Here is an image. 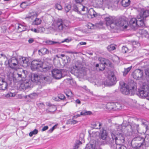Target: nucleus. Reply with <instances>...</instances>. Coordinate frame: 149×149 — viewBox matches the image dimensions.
Segmentation results:
<instances>
[{"mask_svg":"<svg viewBox=\"0 0 149 149\" xmlns=\"http://www.w3.org/2000/svg\"><path fill=\"white\" fill-rule=\"evenodd\" d=\"M106 25L113 29H118L119 28L126 29L128 26L127 22L124 19L120 17L116 18L109 16L104 18Z\"/></svg>","mask_w":149,"mask_h":149,"instance_id":"1","label":"nucleus"},{"mask_svg":"<svg viewBox=\"0 0 149 149\" xmlns=\"http://www.w3.org/2000/svg\"><path fill=\"white\" fill-rule=\"evenodd\" d=\"M31 66L32 69H38L40 72H43L49 71L51 67V65L49 63H43L40 59L33 60L31 62Z\"/></svg>","mask_w":149,"mask_h":149,"instance_id":"2","label":"nucleus"},{"mask_svg":"<svg viewBox=\"0 0 149 149\" xmlns=\"http://www.w3.org/2000/svg\"><path fill=\"white\" fill-rule=\"evenodd\" d=\"M68 21L65 19L58 18L54 20L51 26L49 28L50 30L61 32L65 29L68 26Z\"/></svg>","mask_w":149,"mask_h":149,"instance_id":"3","label":"nucleus"},{"mask_svg":"<svg viewBox=\"0 0 149 149\" xmlns=\"http://www.w3.org/2000/svg\"><path fill=\"white\" fill-rule=\"evenodd\" d=\"M26 71L22 69H20L17 73H15L13 74V80L17 81L24 80L26 76Z\"/></svg>","mask_w":149,"mask_h":149,"instance_id":"4","label":"nucleus"},{"mask_svg":"<svg viewBox=\"0 0 149 149\" xmlns=\"http://www.w3.org/2000/svg\"><path fill=\"white\" fill-rule=\"evenodd\" d=\"M138 91L139 93L138 95L139 96L143 98L146 99L149 93V85H143L142 88L139 89Z\"/></svg>","mask_w":149,"mask_h":149,"instance_id":"5","label":"nucleus"},{"mask_svg":"<svg viewBox=\"0 0 149 149\" xmlns=\"http://www.w3.org/2000/svg\"><path fill=\"white\" fill-rule=\"evenodd\" d=\"M4 63L5 65L8 64L9 66L12 68L16 69L18 66V62L17 59L14 57H13L7 61V58L6 56H3Z\"/></svg>","mask_w":149,"mask_h":149,"instance_id":"6","label":"nucleus"},{"mask_svg":"<svg viewBox=\"0 0 149 149\" xmlns=\"http://www.w3.org/2000/svg\"><path fill=\"white\" fill-rule=\"evenodd\" d=\"M64 70L63 69H54L52 71V77L56 79H60L64 77Z\"/></svg>","mask_w":149,"mask_h":149,"instance_id":"7","label":"nucleus"},{"mask_svg":"<svg viewBox=\"0 0 149 149\" xmlns=\"http://www.w3.org/2000/svg\"><path fill=\"white\" fill-rule=\"evenodd\" d=\"M47 77L44 76H38L37 74H34L33 76L31 77V81L33 82L37 83L38 82H41L42 81L45 82L48 80Z\"/></svg>","mask_w":149,"mask_h":149,"instance_id":"8","label":"nucleus"},{"mask_svg":"<svg viewBox=\"0 0 149 149\" xmlns=\"http://www.w3.org/2000/svg\"><path fill=\"white\" fill-rule=\"evenodd\" d=\"M74 68L75 70V72L77 74L78 76L80 77H82L86 74V70L84 68H79L75 65L74 67Z\"/></svg>","mask_w":149,"mask_h":149,"instance_id":"9","label":"nucleus"},{"mask_svg":"<svg viewBox=\"0 0 149 149\" xmlns=\"http://www.w3.org/2000/svg\"><path fill=\"white\" fill-rule=\"evenodd\" d=\"M136 83L133 81L131 80L127 84H125V86L129 90L130 92H132L131 95H133L134 92L135 91L137 88V86Z\"/></svg>","mask_w":149,"mask_h":149,"instance_id":"10","label":"nucleus"},{"mask_svg":"<svg viewBox=\"0 0 149 149\" xmlns=\"http://www.w3.org/2000/svg\"><path fill=\"white\" fill-rule=\"evenodd\" d=\"M120 91L123 94L125 95H127L130 94V91L125 86V83L123 81L120 82Z\"/></svg>","mask_w":149,"mask_h":149,"instance_id":"11","label":"nucleus"},{"mask_svg":"<svg viewBox=\"0 0 149 149\" xmlns=\"http://www.w3.org/2000/svg\"><path fill=\"white\" fill-rule=\"evenodd\" d=\"M143 75V70L140 69L136 70L132 73L133 78L136 79H139L141 78Z\"/></svg>","mask_w":149,"mask_h":149,"instance_id":"12","label":"nucleus"},{"mask_svg":"<svg viewBox=\"0 0 149 149\" xmlns=\"http://www.w3.org/2000/svg\"><path fill=\"white\" fill-rule=\"evenodd\" d=\"M134 140L136 141V143L137 144V147H141L145 144V139L141 137L137 136L135 137Z\"/></svg>","mask_w":149,"mask_h":149,"instance_id":"13","label":"nucleus"},{"mask_svg":"<svg viewBox=\"0 0 149 149\" xmlns=\"http://www.w3.org/2000/svg\"><path fill=\"white\" fill-rule=\"evenodd\" d=\"M23 82L21 83L20 88L23 90H26L29 88L30 86L31 81L28 80H24Z\"/></svg>","mask_w":149,"mask_h":149,"instance_id":"14","label":"nucleus"},{"mask_svg":"<svg viewBox=\"0 0 149 149\" xmlns=\"http://www.w3.org/2000/svg\"><path fill=\"white\" fill-rule=\"evenodd\" d=\"M108 78L110 84L113 85L116 83V79L114 73H111V74H109Z\"/></svg>","mask_w":149,"mask_h":149,"instance_id":"15","label":"nucleus"},{"mask_svg":"<svg viewBox=\"0 0 149 149\" xmlns=\"http://www.w3.org/2000/svg\"><path fill=\"white\" fill-rule=\"evenodd\" d=\"M137 19L136 18H132L130 20L129 23L130 26L134 29H137Z\"/></svg>","mask_w":149,"mask_h":149,"instance_id":"16","label":"nucleus"},{"mask_svg":"<svg viewBox=\"0 0 149 149\" xmlns=\"http://www.w3.org/2000/svg\"><path fill=\"white\" fill-rule=\"evenodd\" d=\"M108 135L107 131L102 128L100 131L99 133L100 138L103 140L105 139L107 137Z\"/></svg>","mask_w":149,"mask_h":149,"instance_id":"17","label":"nucleus"},{"mask_svg":"<svg viewBox=\"0 0 149 149\" xmlns=\"http://www.w3.org/2000/svg\"><path fill=\"white\" fill-rule=\"evenodd\" d=\"M149 16V11L147 10H145L144 9H142L141 10V12L140 14V17L143 18L144 19V18H146L148 16Z\"/></svg>","mask_w":149,"mask_h":149,"instance_id":"18","label":"nucleus"},{"mask_svg":"<svg viewBox=\"0 0 149 149\" xmlns=\"http://www.w3.org/2000/svg\"><path fill=\"white\" fill-rule=\"evenodd\" d=\"M136 125H132L131 124V125H128L125 126V128L126 130L129 133V134L132 135V127H136Z\"/></svg>","mask_w":149,"mask_h":149,"instance_id":"19","label":"nucleus"},{"mask_svg":"<svg viewBox=\"0 0 149 149\" xmlns=\"http://www.w3.org/2000/svg\"><path fill=\"white\" fill-rule=\"evenodd\" d=\"M125 125L124 124H122V125H117L116 126V133L117 135L118 134H120L121 133L122 131L123 127H125Z\"/></svg>","mask_w":149,"mask_h":149,"instance_id":"20","label":"nucleus"},{"mask_svg":"<svg viewBox=\"0 0 149 149\" xmlns=\"http://www.w3.org/2000/svg\"><path fill=\"white\" fill-rule=\"evenodd\" d=\"M18 29L20 31H24L26 30V25L25 23L18 24Z\"/></svg>","mask_w":149,"mask_h":149,"instance_id":"21","label":"nucleus"},{"mask_svg":"<svg viewBox=\"0 0 149 149\" xmlns=\"http://www.w3.org/2000/svg\"><path fill=\"white\" fill-rule=\"evenodd\" d=\"M125 142V138L123 136L121 135L119 136L118 139H117V140H116V143L117 145H122Z\"/></svg>","mask_w":149,"mask_h":149,"instance_id":"22","label":"nucleus"},{"mask_svg":"<svg viewBox=\"0 0 149 149\" xmlns=\"http://www.w3.org/2000/svg\"><path fill=\"white\" fill-rule=\"evenodd\" d=\"M8 84L7 83L4 81L3 80L1 81V83H0V90H5L6 89Z\"/></svg>","mask_w":149,"mask_h":149,"instance_id":"23","label":"nucleus"},{"mask_svg":"<svg viewBox=\"0 0 149 149\" xmlns=\"http://www.w3.org/2000/svg\"><path fill=\"white\" fill-rule=\"evenodd\" d=\"M37 16V13L34 11H32L29 12L28 15L25 17V19L26 18H31L36 17Z\"/></svg>","mask_w":149,"mask_h":149,"instance_id":"24","label":"nucleus"},{"mask_svg":"<svg viewBox=\"0 0 149 149\" xmlns=\"http://www.w3.org/2000/svg\"><path fill=\"white\" fill-rule=\"evenodd\" d=\"M132 125H135L137 126L136 127H132V135H134V134H137L139 133V125L135 123H132Z\"/></svg>","mask_w":149,"mask_h":149,"instance_id":"25","label":"nucleus"},{"mask_svg":"<svg viewBox=\"0 0 149 149\" xmlns=\"http://www.w3.org/2000/svg\"><path fill=\"white\" fill-rule=\"evenodd\" d=\"M144 19L141 17L138 18L137 19V28L138 26H144V23L143 21Z\"/></svg>","mask_w":149,"mask_h":149,"instance_id":"26","label":"nucleus"},{"mask_svg":"<svg viewBox=\"0 0 149 149\" xmlns=\"http://www.w3.org/2000/svg\"><path fill=\"white\" fill-rule=\"evenodd\" d=\"M121 3L123 6L127 7L130 5V0H122Z\"/></svg>","mask_w":149,"mask_h":149,"instance_id":"27","label":"nucleus"},{"mask_svg":"<svg viewBox=\"0 0 149 149\" xmlns=\"http://www.w3.org/2000/svg\"><path fill=\"white\" fill-rule=\"evenodd\" d=\"M39 51L41 52V54H39V55H42L45 54H48L49 53V50L45 48H43L39 50Z\"/></svg>","mask_w":149,"mask_h":149,"instance_id":"28","label":"nucleus"},{"mask_svg":"<svg viewBox=\"0 0 149 149\" xmlns=\"http://www.w3.org/2000/svg\"><path fill=\"white\" fill-rule=\"evenodd\" d=\"M111 138L113 141L115 140V143H116V140H117L118 137L116 136L117 133L116 132L115 130H113L111 132Z\"/></svg>","mask_w":149,"mask_h":149,"instance_id":"29","label":"nucleus"},{"mask_svg":"<svg viewBox=\"0 0 149 149\" xmlns=\"http://www.w3.org/2000/svg\"><path fill=\"white\" fill-rule=\"evenodd\" d=\"M92 125L94 128L96 129H100V127L101 125V124L99 122H97L93 123Z\"/></svg>","mask_w":149,"mask_h":149,"instance_id":"30","label":"nucleus"},{"mask_svg":"<svg viewBox=\"0 0 149 149\" xmlns=\"http://www.w3.org/2000/svg\"><path fill=\"white\" fill-rule=\"evenodd\" d=\"M42 20L38 18H36L32 23V24L38 25L40 24Z\"/></svg>","mask_w":149,"mask_h":149,"instance_id":"31","label":"nucleus"},{"mask_svg":"<svg viewBox=\"0 0 149 149\" xmlns=\"http://www.w3.org/2000/svg\"><path fill=\"white\" fill-rule=\"evenodd\" d=\"M49 109L50 110L48 111V110H46V111L48 112L49 111V112H53L55 111L56 109V107L55 106H52L51 104H49Z\"/></svg>","mask_w":149,"mask_h":149,"instance_id":"32","label":"nucleus"},{"mask_svg":"<svg viewBox=\"0 0 149 149\" xmlns=\"http://www.w3.org/2000/svg\"><path fill=\"white\" fill-rule=\"evenodd\" d=\"M145 139V145L147 147L149 146V135H147L144 139Z\"/></svg>","mask_w":149,"mask_h":149,"instance_id":"33","label":"nucleus"},{"mask_svg":"<svg viewBox=\"0 0 149 149\" xmlns=\"http://www.w3.org/2000/svg\"><path fill=\"white\" fill-rule=\"evenodd\" d=\"M132 68V66H131L127 68H125L124 71L123 72V76H125L130 70Z\"/></svg>","mask_w":149,"mask_h":149,"instance_id":"34","label":"nucleus"},{"mask_svg":"<svg viewBox=\"0 0 149 149\" xmlns=\"http://www.w3.org/2000/svg\"><path fill=\"white\" fill-rule=\"evenodd\" d=\"M74 118L73 117V118L72 119H69L67 121V124L74 125L77 123L78 122V121L77 120H74Z\"/></svg>","mask_w":149,"mask_h":149,"instance_id":"35","label":"nucleus"},{"mask_svg":"<svg viewBox=\"0 0 149 149\" xmlns=\"http://www.w3.org/2000/svg\"><path fill=\"white\" fill-rule=\"evenodd\" d=\"M114 103H109L107 104V108L109 109H113L114 108Z\"/></svg>","mask_w":149,"mask_h":149,"instance_id":"36","label":"nucleus"},{"mask_svg":"<svg viewBox=\"0 0 149 149\" xmlns=\"http://www.w3.org/2000/svg\"><path fill=\"white\" fill-rule=\"evenodd\" d=\"M115 49L116 48L113 44L110 45L107 47V49L109 51H112Z\"/></svg>","mask_w":149,"mask_h":149,"instance_id":"37","label":"nucleus"},{"mask_svg":"<svg viewBox=\"0 0 149 149\" xmlns=\"http://www.w3.org/2000/svg\"><path fill=\"white\" fill-rule=\"evenodd\" d=\"M82 144V142L79 140H77L76 141L75 146H74V149H78L79 146V145Z\"/></svg>","mask_w":149,"mask_h":149,"instance_id":"38","label":"nucleus"},{"mask_svg":"<svg viewBox=\"0 0 149 149\" xmlns=\"http://www.w3.org/2000/svg\"><path fill=\"white\" fill-rule=\"evenodd\" d=\"M79 8V4L78 5H74L73 6V10L76 12H78L79 10H80Z\"/></svg>","mask_w":149,"mask_h":149,"instance_id":"39","label":"nucleus"},{"mask_svg":"<svg viewBox=\"0 0 149 149\" xmlns=\"http://www.w3.org/2000/svg\"><path fill=\"white\" fill-rule=\"evenodd\" d=\"M106 63L105 62L104 63H100V67H99V70L101 71L103 70L105 68V66L104 64H106Z\"/></svg>","mask_w":149,"mask_h":149,"instance_id":"40","label":"nucleus"},{"mask_svg":"<svg viewBox=\"0 0 149 149\" xmlns=\"http://www.w3.org/2000/svg\"><path fill=\"white\" fill-rule=\"evenodd\" d=\"M71 8V6L69 4H66L65 5V12H68Z\"/></svg>","mask_w":149,"mask_h":149,"instance_id":"41","label":"nucleus"},{"mask_svg":"<svg viewBox=\"0 0 149 149\" xmlns=\"http://www.w3.org/2000/svg\"><path fill=\"white\" fill-rule=\"evenodd\" d=\"M35 95L36 94L35 93H31L28 95L25 96L24 97L26 98H27L28 97H29L31 99H33L34 98Z\"/></svg>","mask_w":149,"mask_h":149,"instance_id":"42","label":"nucleus"},{"mask_svg":"<svg viewBox=\"0 0 149 149\" xmlns=\"http://www.w3.org/2000/svg\"><path fill=\"white\" fill-rule=\"evenodd\" d=\"M46 43L48 45H52L54 44L58 43V42L52 41L50 40H48L46 41Z\"/></svg>","mask_w":149,"mask_h":149,"instance_id":"43","label":"nucleus"},{"mask_svg":"<svg viewBox=\"0 0 149 149\" xmlns=\"http://www.w3.org/2000/svg\"><path fill=\"white\" fill-rule=\"evenodd\" d=\"M55 8L59 10H61L62 9V7L60 3H57L55 4Z\"/></svg>","mask_w":149,"mask_h":149,"instance_id":"44","label":"nucleus"},{"mask_svg":"<svg viewBox=\"0 0 149 149\" xmlns=\"http://www.w3.org/2000/svg\"><path fill=\"white\" fill-rule=\"evenodd\" d=\"M79 8H80V10H81L82 11H85L86 10H88V8L87 7L83 6L82 4H79Z\"/></svg>","mask_w":149,"mask_h":149,"instance_id":"45","label":"nucleus"},{"mask_svg":"<svg viewBox=\"0 0 149 149\" xmlns=\"http://www.w3.org/2000/svg\"><path fill=\"white\" fill-rule=\"evenodd\" d=\"M38 130L36 129H35L33 131L31 132L29 134L30 136H32L33 134H36L38 133Z\"/></svg>","mask_w":149,"mask_h":149,"instance_id":"46","label":"nucleus"},{"mask_svg":"<svg viewBox=\"0 0 149 149\" xmlns=\"http://www.w3.org/2000/svg\"><path fill=\"white\" fill-rule=\"evenodd\" d=\"M38 33H42L45 31V28L43 27H40L38 28Z\"/></svg>","mask_w":149,"mask_h":149,"instance_id":"47","label":"nucleus"},{"mask_svg":"<svg viewBox=\"0 0 149 149\" xmlns=\"http://www.w3.org/2000/svg\"><path fill=\"white\" fill-rule=\"evenodd\" d=\"M114 108H115L117 109H120L121 107L120 104L117 103L116 104L114 103Z\"/></svg>","mask_w":149,"mask_h":149,"instance_id":"48","label":"nucleus"},{"mask_svg":"<svg viewBox=\"0 0 149 149\" xmlns=\"http://www.w3.org/2000/svg\"><path fill=\"white\" fill-rule=\"evenodd\" d=\"M29 59L25 57V60H24V61L22 64V65L23 66H26L28 65V63L29 62Z\"/></svg>","mask_w":149,"mask_h":149,"instance_id":"49","label":"nucleus"},{"mask_svg":"<svg viewBox=\"0 0 149 149\" xmlns=\"http://www.w3.org/2000/svg\"><path fill=\"white\" fill-rule=\"evenodd\" d=\"M88 28L90 29H93L94 28V25L92 24L89 23L88 24Z\"/></svg>","mask_w":149,"mask_h":149,"instance_id":"50","label":"nucleus"},{"mask_svg":"<svg viewBox=\"0 0 149 149\" xmlns=\"http://www.w3.org/2000/svg\"><path fill=\"white\" fill-rule=\"evenodd\" d=\"M58 97L59 99H60L61 100H63L65 99V96L61 94H58Z\"/></svg>","mask_w":149,"mask_h":149,"instance_id":"51","label":"nucleus"},{"mask_svg":"<svg viewBox=\"0 0 149 149\" xmlns=\"http://www.w3.org/2000/svg\"><path fill=\"white\" fill-rule=\"evenodd\" d=\"M142 125L145 126L146 130H147L148 128V126L146 124V121L145 120H142Z\"/></svg>","mask_w":149,"mask_h":149,"instance_id":"52","label":"nucleus"},{"mask_svg":"<svg viewBox=\"0 0 149 149\" xmlns=\"http://www.w3.org/2000/svg\"><path fill=\"white\" fill-rule=\"evenodd\" d=\"M25 57H22L19 58V61L20 64L22 65V64L24 61V60H25Z\"/></svg>","mask_w":149,"mask_h":149,"instance_id":"53","label":"nucleus"},{"mask_svg":"<svg viewBox=\"0 0 149 149\" xmlns=\"http://www.w3.org/2000/svg\"><path fill=\"white\" fill-rule=\"evenodd\" d=\"M65 53H69V54H78L79 53L78 52H72L71 51H66L65 52Z\"/></svg>","mask_w":149,"mask_h":149,"instance_id":"54","label":"nucleus"},{"mask_svg":"<svg viewBox=\"0 0 149 149\" xmlns=\"http://www.w3.org/2000/svg\"><path fill=\"white\" fill-rule=\"evenodd\" d=\"M26 3L25 2H22L20 5V6L21 7L24 8H25L26 6Z\"/></svg>","mask_w":149,"mask_h":149,"instance_id":"55","label":"nucleus"},{"mask_svg":"<svg viewBox=\"0 0 149 149\" xmlns=\"http://www.w3.org/2000/svg\"><path fill=\"white\" fill-rule=\"evenodd\" d=\"M127 48L125 46H123V47L122 50L123 52L126 53L127 50Z\"/></svg>","mask_w":149,"mask_h":149,"instance_id":"56","label":"nucleus"},{"mask_svg":"<svg viewBox=\"0 0 149 149\" xmlns=\"http://www.w3.org/2000/svg\"><path fill=\"white\" fill-rule=\"evenodd\" d=\"M145 73L147 76H149V68H147L145 70Z\"/></svg>","mask_w":149,"mask_h":149,"instance_id":"57","label":"nucleus"},{"mask_svg":"<svg viewBox=\"0 0 149 149\" xmlns=\"http://www.w3.org/2000/svg\"><path fill=\"white\" fill-rule=\"evenodd\" d=\"M48 127L47 126H45L42 129V131H45L46 130H47L48 129Z\"/></svg>","mask_w":149,"mask_h":149,"instance_id":"58","label":"nucleus"},{"mask_svg":"<svg viewBox=\"0 0 149 149\" xmlns=\"http://www.w3.org/2000/svg\"><path fill=\"white\" fill-rule=\"evenodd\" d=\"M31 30L32 31H34L35 33H38V29H31Z\"/></svg>","mask_w":149,"mask_h":149,"instance_id":"59","label":"nucleus"},{"mask_svg":"<svg viewBox=\"0 0 149 149\" xmlns=\"http://www.w3.org/2000/svg\"><path fill=\"white\" fill-rule=\"evenodd\" d=\"M13 96V94L11 93H8L7 94L6 97H12Z\"/></svg>","mask_w":149,"mask_h":149,"instance_id":"60","label":"nucleus"},{"mask_svg":"<svg viewBox=\"0 0 149 149\" xmlns=\"http://www.w3.org/2000/svg\"><path fill=\"white\" fill-rule=\"evenodd\" d=\"M34 41V39L33 38H31L29 39L28 42L29 43H31Z\"/></svg>","mask_w":149,"mask_h":149,"instance_id":"61","label":"nucleus"},{"mask_svg":"<svg viewBox=\"0 0 149 149\" xmlns=\"http://www.w3.org/2000/svg\"><path fill=\"white\" fill-rule=\"evenodd\" d=\"M91 114V112L90 111H86L85 115H90Z\"/></svg>","mask_w":149,"mask_h":149,"instance_id":"62","label":"nucleus"},{"mask_svg":"<svg viewBox=\"0 0 149 149\" xmlns=\"http://www.w3.org/2000/svg\"><path fill=\"white\" fill-rule=\"evenodd\" d=\"M92 12L93 13V16L94 17H96L97 16L96 13L93 10H92Z\"/></svg>","mask_w":149,"mask_h":149,"instance_id":"63","label":"nucleus"},{"mask_svg":"<svg viewBox=\"0 0 149 149\" xmlns=\"http://www.w3.org/2000/svg\"><path fill=\"white\" fill-rule=\"evenodd\" d=\"M86 44V42H81L79 43L78 45H85Z\"/></svg>","mask_w":149,"mask_h":149,"instance_id":"64","label":"nucleus"}]
</instances>
